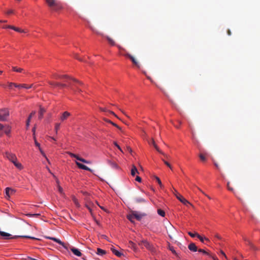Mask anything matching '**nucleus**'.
I'll use <instances>...</instances> for the list:
<instances>
[{
    "instance_id": "f257e3e1",
    "label": "nucleus",
    "mask_w": 260,
    "mask_h": 260,
    "mask_svg": "<svg viewBox=\"0 0 260 260\" xmlns=\"http://www.w3.org/2000/svg\"><path fill=\"white\" fill-rule=\"evenodd\" d=\"M45 1L53 11H58L63 8L60 2L57 0H45Z\"/></svg>"
},
{
    "instance_id": "f03ea898",
    "label": "nucleus",
    "mask_w": 260,
    "mask_h": 260,
    "mask_svg": "<svg viewBox=\"0 0 260 260\" xmlns=\"http://www.w3.org/2000/svg\"><path fill=\"white\" fill-rule=\"evenodd\" d=\"M82 196H84V200L87 202L85 203V207L89 210V212L91 213L92 210L93 204L90 203L91 196L87 192H83L82 191Z\"/></svg>"
},
{
    "instance_id": "7ed1b4c3",
    "label": "nucleus",
    "mask_w": 260,
    "mask_h": 260,
    "mask_svg": "<svg viewBox=\"0 0 260 260\" xmlns=\"http://www.w3.org/2000/svg\"><path fill=\"white\" fill-rule=\"evenodd\" d=\"M53 77L56 79H63L64 78L66 79L65 82L67 83L69 86H72V82L77 83L78 82L74 79H72L67 75H53Z\"/></svg>"
},
{
    "instance_id": "20e7f679",
    "label": "nucleus",
    "mask_w": 260,
    "mask_h": 260,
    "mask_svg": "<svg viewBox=\"0 0 260 260\" xmlns=\"http://www.w3.org/2000/svg\"><path fill=\"white\" fill-rule=\"evenodd\" d=\"M9 115V112L7 109L0 110V121L7 120V117Z\"/></svg>"
},
{
    "instance_id": "39448f33",
    "label": "nucleus",
    "mask_w": 260,
    "mask_h": 260,
    "mask_svg": "<svg viewBox=\"0 0 260 260\" xmlns=\"http://www.w3.org/2000/svg\"><path fill=\"white\" fill-rule=\"evenodd\" d=\"M139 245H144L147 249L151 251H153L154 248L152 245H151L148 241L145 240H142L139 243Z\"/></svg>"
},
{
    "instance_id": "423d86ee",
    "label": "nucleus",
    "mask_w": 260,
    "mask_h": 260,
    "mask_svg": "<svg viewBox=\"0 0 260 260\" xmlns=\"http://www.w3.org/2000/svg\"><path fill=\"white\" fill-rule=\"evenodd\" d=\"M175 192L176 193H174L175 196L181 203H182L184 205L190 204L188 201H187L181 195L178 193L176 190H175Z\"/></svg>"
},
{
    "instance_id": "0eeeda50",
    "label": "nucleus",
    "mask_w": 260,
    "mask_h": 260,
    "mask_svg": "<svg viewBox=\"0 0 260 260\" xmlns=\"http://www.w3.org/2000/svg\"><path fill=\"white\" fill-rule=\"evenodd\" d=\"M0 235H1V236H3V237H5L6 239L16 238L19 237V236H15L14 237H10L11 235L10 234L4 232H2V231H0ZM20 237L28 238H30V239H35L34 237H28V236H20Z\"/></svg>"
},
{
    "instance_id": "6e6552de",
    "label": "nucleus",
    "mask_w": 260,
    "mask_h": 260,
    "mask_svg": "<svg viewBox=\"0 0 260 260\" xmlns=\"http://www.w3.org/2000/svg\"><path fill=\"white\" fill-rule=\"evenodd\" d=\"M45 238L47 239H48L52 240L58 243L60 245H62L64 248H66L67 249H68L67 246L65 245V244L64 243H63L62 242H61L59 239H57L54 237H45Z\"/></svg>"
},
{
    "instance_id": "1a4fd4ad",
    "label": "nucleus",
    "mask_w": 260,
    "mask_h": 260,
    "mask_svg": "<svg viewBox=\"0 0 260 260\" xmlns=\"http://www.w3.org/2000/svg\"><path fill=\"white\" fill-rule=\"evenodd\" d=\"M125 56L128 57L136 66H137L138 68H140V64L138 61L135 59V58L133 56H132L129 53H126L125 54Z\"/></svg>"
},
{
    "instance_id": "9d476101",
    "label": "nucleus",
    "mask_w": 260,
    "mask_h": 260,
    "mask_svg": "<svg viewBox=\"0 0 260 260\" xmlns=\"http://www.w3.org/2000/svg\"><path fill=\"white\" fill-rule=\"evenodd\" d=\"M149 145H152L155 149L160 153L164 154V153L159 149L158 147L155 144L153 139H151L150 140L148 141Z\"/></svg>"
},
{
    "instance_id": "9b49d317",
    "label": "nucleus",
    "mask_w": 260,
    "mask_h": 260,
    "mask_svg": "<svg viewBox=\"0 0 260 260\" xmlns=\"http://www.w3.org/2000/svg\"><path fill=\"white\" fill-rule=\"evenodd\" d=\"M6 156L12 162L15 161V160H17V158L15 155L11 153L6 152Z\"/></svg>"
},
{
    "instance_id": "f8f14e48",
    "label": "nucleus",
    "mask_w": 260,
    "mask_h": 260,
    "mask_svg": "<svg viewBox=\"0 0 260 260\" xmlns=\"http://www.w3.org/2000/svg\"><path fill=\"white\" fill-rule=\"evenodd\" d=\"M15 190L11 188L7 187L6 188V198H9L10 196L15 192Z\"/></svg>"
},
{
    "instance_id": "ddd939ff",
    "label": "nucleus",
    "mask_w": 260,
    "mask_h": 260,
    "mask_svg": "<svg viewBox=\"0 0 260 260\" xmlns=\"http://www.w3.org/2000/svg\"><path fill=\"white\" fill-rule=\"evenodd\" d=\"M3 28H11V29H13L17 32H24V31L23 30H22L20 28H18V27H16L14 26H12V25H7V26H5L3 27Z\"/></svg>"
},
{
    "instance_id": "4468645a",
    "label": "nucleus",
    "mask_w": 260,
    "mask_h": 260,
    "mask_svg": "<svg viewBox=\"0 0 260 260\" xmlns=\"http://www.w3.org/2000/svg\"><path fill=\"white\" fill-rule=\"evenodd\" d=\"M32 86V84H31L30 85H28L25 84H18L16 83V85H15V87L18 88L19 89H20L21 88H26V89H29V88H31Z\"/></svg>"
},
{
    "instance_id": "2eb2a0df",
    "label": "nucleus",
    "mask_w": 260,
    "mask_h": 260,
    "mask_svg": "<svg viewBox=\"0 0 260 260\" xmlns=\"http://www.w3.org/2000/svg\"><path fill=\"white\" fill-rule=\"evenodd\" d=\"M188 247L190 251L193 252H196L198 250V247L193 243H191L190 244H189Z\"/></svg>"
},
{
    "instance_id": "dca6fc26",
    "label": "nucleus",
    "mask_w": 260,
    "mask_h": 260,
    "mask_svg": "<svg viewBox=\"0 0 260 260\" xmlns=\"http://www.w3.org/2000/svg\"><path fill=\"white\" fill-rule=\"evenodd\" d=\"M71 250L75 255H77L78 256H80L81 255V252H80V251L74 247H71Z\"/></svg>"
},
{
    "instance_id": "f3484780",
    "label": "nucleus",
    "mask_w": 260,
    "mask_h": 260,
    "mask_svg": "<svg viewBox=\"0 0 260 260\" xmlns=\"http://www.w3.org/2000/svg\"><path fill=\"white\" fill-rule=\"evenodd\" d=\"M70 115V113L67 111L63 112L60 117L61 121H63L66 120Z\"/></svg>"
},
{
    "instance_id": "a211bd4d",
    "label": "nucleus",
    "mask_w": 260,
    "mask_h": 260,
    "mask_svg": "<svg viewBox=\"0 0 260 260\" xmlns=\"http://www.w3.org/2000/svg\"><path fill=\"white\" fill-rule=\"evenodd\" d=\"M36 114V112L35 111H32L30 114L29 115V116H28L27 120H26V127L27 128H28L29 126V123H30V120H31V117L34 116Z\"/></svg>"
},
{
    "instance_id": "6ab92c4d",
    "label": "nucleus",
    "mask_w": 260,
    "mask_h": 260,
    "mask_svg": "<svg viewBox=\"0 0 260 260\" xmlns=\"http://www.w3.org/2000/svg\"><path fill=\"white\" fill-rule=\"evenodd\" d=\"M45 109L42 107H40V111L39 112V118L41 119L43 118L44 114L45 113Z\"/></svg>"
},
{
    "instance_id": "aec40b11",
    "label": "nucleus",
    "mask_w": 260,
    "mask_h": 260,
    "mask_svg": "<svg viewBox=\"0 0 260 260\" xmlns=\"http://www.w3.org/2000/svg\"><path fill=\"white\" fill-rule=\"evenodd\" d=\"M168 249L176 256L179 257L178 253L176 251L174 247L171 246L170 244L168 245Z\"/></svg>"
},
{
    "instance_id": "412c9836",
    "label": "nucleus",
    "mask_w": 260,
    "mask_h": 260,
    "mask_svg": "<svg viewBox=\"0 0 260 260\" xmlns=\"http://www.w3.org/2000/svg\"><path fill=\"white\" fill-rule=\"evenodd\" d=\"M135 201L137 203H145L146 200L141 197H137L135 199Z\"/></svg>"
},
{
    "instance_id": "4be33fe9",
    "label": "nucleus",
    "mask_w": 260,
    "mask_h": 260,
    "mask_svg": "<svg viewBox=\"0 0 260 260\" xmlns=\"http://www.w3.org/2000/svg\"><path fill=\"white\" fill-rule=\"evenodd\" d=\"M105 38L107 39V41H108V43L112 46L115 45V41L110 37L107 36H105Z\"/></svg>"
},
{
    "instance_id": "5701e85b",
    "label": "nucleus",
    "mask_w": 260,
    "mask_h": 260,
    "mask_svg": "<svg viewBox=\"0 0 260 260\" xmlns=\"http://www.w3.org/2000/svg\"><path fill=\"white\" fill-rule=\"evenodd\" d=\"M131 175L133 176H135V175L137 174V173H139L138 170H137V168L135 166H133V168L131 170Z\"/></svg>"
},
{
    "instance_id": "b1692460",
    "label": "nucleus",
    "mask_w": 260,
    "mask_h": 260,
    "mask_svg": "<svg viewBox=\"0 0 260 260\" xmlns=\"http://www.w3.org/2000/svg\"><path fill=\"white\" fill-rule=\"evenodd\" d=\"M133 214L134 215V218L137 219L138 220H140L142 217V215L141 214H139L136 212H133Z\"/></svg>"
},
{
    "instance_id": "393cba45",
    "label": "nucleus",
    "mask_w": 260,
    "mask_h": 260,
    "mask_svg": "<svg viewBox=\"0 0 260 260\" xmlns=\"http://www.w3.org/2000/svg\"><path fill=\"white\" fill-rule=\"evenodd\" d=\"M106 253V251L101 248H98L96 253L100 255H103Z\"/></svg>"
},
{
    "instance_id": "a878e982",
    "label": "nucleus",
    "mask_w": 260,
    "mask_h": 260,
    "mask_svg": "<svg viewBox=\"0 0 260 260\" xmlns=\"http://www.w3.org/2000/svg\"><path fill=\"white\" fill-rule=\"evenodd\" d=\"M17 160H15V161H13L12 162L14 164V165L18 169H22V165L20 163L17 162Z\"/></svg>"
},
{
    "instance_id": "bb28decb",
    "label": "nucleus",
    "mask_w": 260,
    "mask_h": 260,
    "mask_svg": "<svg viewBox=\"0 0 260 260\" xmlns=\"http://www.w3.org/2000/svg\"><path fill=\"white\" fill-rule=\"evenodd\" d=\"M69 154L71 157H75L77 159V160L81 161V158L78 155H77L76 154H75L71 152H69Z\"/></svg>"
},
{
    "instance_id": "cd10ccee",
    "label": "nucleus",
    "mask_w": 260,
    "mask_h": 260,
    "mask_svg": "<svg viewBox=\"0 0 260 260\" xmlns=\"http://www.w3.org/2000/svg\"><path fill=\"white\" fill-rule=\"evenodd\" d=\"M82 170H85L86 171H88L91 173H93V170L90 169L89 167L85 166V165L82 164Z\"/></svg>"
},
{
    "instance_id": "c85d7f7f",
    "label": "nucleus",
    "mask_w": 260,
    "mask_h": 260,
    "mask_svg": "<svg viewBox=\"0 0 260 260\" xmlns=\"http://www.w3.org/2000/svg\"><path fill=\"white\" fill-rule=\"evenodd\" d=\"M127 218L132 223L134 222V221L133 220V219L134 218V215H133V213L131 214L127 215Z\"/></svg>"
},
{
    "instance_id": "c756f323",
    "label": "nucleus",
    "mask_w": 260,
    "mask_h": 260,
    "mask_svg": "<svg viewBox=\"0 0 260 260\" xmlns=\"http://www.w3.org/2000/svg\"><path fill=\"white\" fill-rule=\"evenodd\" d=\"M12 70H13V71H14L15 72H19V73L22 72L23 71V69H22V68H17L16 67H12Z\"/></svg>"
},
{
    "instance_id": "7c9ffc66",
    "label": "nucleus",
    "mask_w": 260,
    "mask_h": 260,
    "mask_svg": "<svg viewBox=\"0 0 260 260\" xmlns=\"http://www.w3.org/2000/svg\"><path fill=\"white\" fill-rule=\"evenodd\" d=\"M197 237L200 239V240L203 243L204 242V240H205L207 241H209V239L208 238H203L202 236H201L199 234H197Z\"/></svg>"
},
{
    "instance_id": "2f4dec72",
    "label": "nucleus",
    "mask_w": 260,
    "mask_h": 260,
    "mask_svg": "<svg viewBox=\"0 0 260 260\" xmlns=\"http://www.w3.org/2000/svg\"><path fill=\"white\" fill-rule=\"evenodd\" d=\"M157 213L162 217H164L165 216V211L160 209L157 210Z\"/></svg>"
},
{
    "instance_id": "473e14b6",
    "label": "nucleus",
    "mask_w": 260,
    "mask_h": 260,
    "mask_svg": "<svg viewBox=\"0 0 260 260\" xmlns=\"http://www.w3.org/2000/svg\"><path fill=\"white\" fill-rule=\"evenodd\" d=\"M27 215L29 217H39L41 216V214L40 213L36 214H27Z\"/></svg>"
},
{
    "instance_id": "72a5a7b5",
    "label": "nucleus",
    "mask_w": 260,
    "mask_h": 260,
    "mask_svg": "<svg viewBox=\"0 0 260 260\" xmlns=\"http://www.w3.org/2000/svg\"><path fill=\"white\" fill-rule=\"evenodd\" d=\"M49 84L53 87H57L58 86L59 83L58 82H48Z\"/></svg>"
},
{
    "instance_id": "f704fd0d",
    "label": "nucleus",
    "mask_w": 260,
    "mask_h": 260,
    "mask_svg": "<svg viewBox=\"0 0 260 260\" xmlns=\"http://www.w3.org/2000/svg\"><path fill=\"white\" fill-rule=\"evenodd\" d=\"M154 177H155V179H156V181L158 182V184L159 185L160 187L161 188H162L163 185L162 184V183H161L160 179L157 176H155Z\"/></svg>"
},
{
    "instance_id": "c9c22d12",
    "label": "nucleus",
    "mask_w": 260,
    "mask_h": 260,
    "mask_svg": "<svg viewBox=\"0 0 260 260\" xmlns=\"http://www.w3.org/2000/svg\"><path fill=\"white\" fill-rule=\"evenodd\" d=\"M113 253H114L118 257H121L122 255H123V254L121 252L118 251L117 250L114 251Z\"/></svg>"
},
{
    "instance_id": "e433bc0d",
    "label": "nucleus",
    "mask_w": 260,
    "mask_h": 260,
    "mask_svg": "<svg viewBox=\"0 0 260 260\" xmlns=\"http://www.w3.org/2000/svg\"><path fill=\"white\" fill-rule=\"evenodd\" d=\"M199 157H200V158L201 159V160L202 161H206V158L205 156L203 154L200 153L199 154Z\"/></svg>"
},
{
    "instance_id": "4c0bfd02",
    "label": "nucleus",
    "mask_w": 260,
    "mask_h": 260,
    "mask_svg": "<svg viewBox=\"0 0 260 260\" xmlns=\"http://www.w3.org/2000/svg\"><path fill=\"white\" fill-rule=\"evenodd\" d=\"M16 83L13 82H8V87L10 89H12L13 86L15 87Z\"/></svg>"
},
{
    "instance_id": "58836bf2",
    "label": "nucleus",
    "mask_w": 260,
    "mask_h": 260,
    "mask_svg": "<svg viewBox=\"0 0 260 260\" xmlns=\"http://www.w3.org/2000/svg\"><path fill=\"white\" fill-rule=\"evenodd\" d=\"M198 251L200 252H202L204 254H207L208 255H209L210 256L209 253H208V252H207L206 251H205V250L203 249H199L198 250Z\"/></svg>"
},
{
    "instance_id": "ea45409f",
    "label": "nucleus",
    "mask_w": 260,
    "mask_h": 260,
    "mask_svg": "<svg viewBox=\"0 0 260 260\" xmlns=\"http://www.w3.org/2000/svg\"><path fill=\"white\" fill-rule=\"evenodd\" d=\"M111 124H112L113 126H115L116 127H117V128H118L119 130H120L121 133L124 134V132L122 130L121 128L119 127L118 125H117L116 123L112 121V123H111Z\"/></svg>"
},
{
    "instance_id": "a19ab883",
    "label": "nucleus",
    "mask_w": 260,
    "mask_h": 260,
    "mask_svg": "<svg viewBox=\"0 0 260 260\" xmlns=\"http://www.w3.org/2000/svg\"><path fill=\"white\" fill-rule=\"evenodd\" d=\"M72 199H73V201L74 202V203L76 204V205L78 207H79L80 204H79V202H78L77 199L75 197H73Z\"/></svg>"
},
{
    "instance_id": "79ce46f5",
    "label": "nucleus",
    "mask_w": 260,
    "mask_h": 260,
    "mask_svg": "<svg viewBox=\"0 0 260 260\" xmlns=\"http://www.w3.org/2000/svg\"><path fill=\"white\" fill-rule=\"evenodd\" d=\"M33 137H34V139L35 141V143L36 146L37 147H38V148H40V144L37 142L36 138V136H33Z\"/></svg>"
},
{
    "instance_id": "37998d69",
    "label": "nucleus",
    "mask_w": 260,
    "mask_h": 260,
    "mask_svg": "<svg viewBox=\"0 0 260 260\" xmlns=\"http://www.w3.org/2000/svg\"><path fill=\"white\" fill-rule=\"evenodd\" d=\"M60 123H56L55 126V130L56 134L57 133V131L59 129L60 127Z\"/></svg>"
},
{
    "instance_id": "c03bdc74",
    "label": "nucleus",
    "mask_w": 260,
    "mask_h": 260,
    "mask_svg": "<svg viewBox=\"0 0 260 260\" xmlns=\"http://www.w3.org/2000/svg\"><path fill=\"white\" fill-rule=\"evenodd\" d=\"M188 235H189L190 237H192V238H194V237H197V234H198L197 233H191V232H189L188 233Z\"/></svg>"
},
{
    "instance_id": "a18cd8bd",
    "label": "nucleus",
    "mask_w": 260,
    "mask_h": 260,
    "mask_svg": "<svg viewBox=\"0 0 260 260\" xmlns=\"http://www.w3.org/2000/svg\"><path fill=\"white\" fill-rule=\"evenodd\" d=\"M162 160L164 161V164L167 165L168 167H169L171 169H172V168L171 166V165L166 160H164V159H162Z\"/></svg>"
},
{
    "instance_id": "49530a36",
    "label": "nucleus",
    "mask_w": 260,
    "mask_h": 260,
    "mask_svg": "<svg viewBox=\"0 0 260 260\" xmlns=\"http://www.w3.org/2000/svg\"><path fill=\"white\" fill-rule=\"evenodd\" d=\"M39 150L40 151V152L41 153V154L47 159V160L48 161V162H49V160L47 158L45 153L43 152V151L42 150V149L40 147V148H39Z\"/></svg>"
},
{
    "instance_id": "de8ad7c7",
    "label": "nucleus",
    "mask_w": 260,
    "mask_h": 260,
    "mask_svg": "<svg viewBox=\"0 0 260 260\" xmlns=\"http://www.w3.org/2000/svg\"><path fill=\"white\" fill-rule=\"evenodd\" d=\"M57 188H58V191L61 193H63V188L59 185H58L57 186Z\"/></svg>"
},
{
    "instance_id": "09e8293b",
    "label": "nucleus",
    "mask_w": 260,
    "mask_h": 260,
    "mask_svg": "<svg viewBox=\"0 0 260 260\" xmlns=\"http://www.w3.org/2000/svg\"><path fill=\"white\" fill-rule=\"evenodd\" d=\"M6 129L5 130V133L8 134L10 132V127L9 125H6Z\"/></svg>"
},
{
    "instance_id": "8fccbe9b",
    "label": "nucleus",
    "mask_w": 260,
    "mask_h": 260,
    "mask_svg": "<svg viewBox=\"0 0 260 260\" xmlns=\"http://www.w3.org/2000/svg\"><path fill=\"white\" fill-rule=\"evenodd\" d=\"M227 187L229 190L234 192V189L233 188L231 187V186H230V182H228L227 183Z\"/></svg>"
},
{
    "instance_id": "3c124183",
    "label": "nucleus",
    "mask_w": 260,
    "mask_h": 260,
    "mask_svg": "<svg viewBox=\"0 0 260 260\" xmlns=\"http://www.w3.org/2000/svg\"><path fill=\"white\" fill-rule=\"evenodd\" d=\"M129 244L130 246H131L132 247H133L134 248V249H136L135 244L132 241H129Z\"/></svg>"
},
{
    "instance_id": "603ef678",
    "label": "nucleus",
    "mask_w": 260,
    "mask_h": 260,
    "mask_svg": "<svg viewBox=\"0 0 260 260\" xmlns=\"http://www.w3.org/2000/svg\"><path fill=\"white\" fill-rule=\"evenodd\" d=\"M68 85L67 84H61L59 83V84L58 85V87H60V88H63L67 87Z\"/></svg>"
},
{
    "instance_id": "864d4df0",
    "label": "nucleus",
    "mask_w": 260,
    "mask_h": 260,
    "mask_svg": "<svg viewBox=\"0 0 260 260\" xmlns=\"http://www.w3.org/2000/svg\"><path fill=\"white\" fill-rule=\"evenodd\" d=\"M82 163H86L88 164H91V162L90 161H87L85 159L82 158Z\"/></svg>"
},
{
    "instance_id": "5fc2aeb1",
    "label": "nucleus",
    "mask_w": 260,
    "mask_h": 260,
    "mask_svg": "<svg viewBox=\"0 0 260 260\" xmlns=\"http://www.w3.org/2000/svg\"><path fill=\"white\" fill-rule=\"evenodd\" d=\"M137 181L140 182L141 181V178L140 177L137 176L135 179Z\"/></svg>"
},
{
    "instance_id": "6e6d98bb",
    "label": "nucleus",
    "mask_w": 260,
    "mask_h": 260,
    "mask_svg": "<svg viewBox=\"0 0 260 260\" xmlns=\"http://www.w3.org/2000/svg\"><path fill=\"white\" fill-rule=\"evenodd\" d=\"M109 112L110 113H111V114H112L113 115H114L115 117H116V118H119V117L117 116V115L116 114H115L114 112H113V111H109Z\"/></svg>"
},
{
    "instance_id": "4d7b16f0",
    "label": "nucleus",
    "mask_w": 260,
    "mask_h": 260,
    "mask_svg": "<svg viewBox=\"0 0 260 260\" xmlns=\"http://www.w3.org/2000/svg\"><path fill=\"white\" fill-rule=\"evenodd\" d=\"M103 120H104L105 121H106V122H108V123H110V124H111V123H112V121H111L110 120H109V119H107V118H103Z\"/></svg>"
},
{
    "instance_id": "13d9d810",
    "label": "nucleus",
    "mask_w": 260,
    "mask_h": 260,
    "mask_svg": "<svg viewBox=\"0 0 260 260\" xmlns=\"http://www.w3.org/2000/svg\"><path fill=\"white\" fill-rule=\"evenodd\" d=\"M76 164L78 166L79 169H81V163H80L79 162H78L77 161H76Z\"/></svg>"
},
{
    "instance_id": "bf43d9fd",
    "label": "nucleus",
    "mask_w": 260,
    "mask_h": 260,
    "mask_svg": "<svg viewBox=\"0 0 260 260\" xmlns=\"http://www.w3.org/2000/svg\"><path fill=\"white\" fill-rule=\"evenodd\" d=\"M114 144L120 151H122V150H121L120 147L117 144V143L116 142H114Z\"/></svg>"
},
{
    "instance_id": "052dcab7",
    "label": "nucleus",
    "mask_w": 260,
    "mask_h": 260,
    "mask_svg": "<svg viewBox=\"0 0 260 260\" xmlns=\"http://www.w3.org/2000/svg\"><path fill=\"white\" fill-rule=\"evenodd\" d=\"M36 128V126H35L32 129V132L33 133V136H35Z\"/></svg>"
},
{
    "instance_id": "680f3d73",
    "label": "nucleus",
    "mask_w": 260,
    "mask_h": 260,
    "mask_svg": "<svg viewBox=\"0 0 260 260\" xmlns=\"http://www.w3.org/2000/svg\"><path fill=\"white\" fill-rule=\"evenodd\" d=\"M13 12H14L13 10H9L8 11H7L6 13H7V14H12V13H13Z\"/></svg>"
},
{
    "instance_id": "e2e57ef3",
    "label": "nucleus",
    "mask_w": 260,
    "mask_h": 260,
    "mask_svg": "<svg viewBox=\"0 0 260 260\" xmlns=\"http://www.w3.org/2000/svg\"><path fill=\"white\" fill-rule=\"evenodd\" d=\"M46 168H47V170L49 171V172L50 174H51L52 175H53V177H54V178H55V177H55V176L54 175H53V173L51 172V171H50V170L49 169V168L48 167H46Z\"/></svg>"
},
{
    "instance_id": "0e129e2a",
    "label": "nucleus",
    "mask_w": 260,
    "mask_h": 260,
    "mask_svg": "<svg viewBox=\"0 0 260 260\" xmlns=\"http://www.w3.org/2000/svg\"><path fill=\"white\" fill-rule=\"evenodd\" d=\"M5 127H6V125L5 126V125H4L3 124H1V123H0V130H2V129H3V128H4Z\"/></svg>"
},
{
    "instance_id": "69168bd1",
    "label": "nucleus",
    "mask_w": 260,
    "mask_h": 260,
    "mask_svg": "<svg viewBox=\"0 0 260 260\" xmlns=\"http://www.w3.org/2000/svg\"><path fill=\"white\" fill-rule=\"evenodd\" d=\"M220 252H221V254L222 255H223V256H224L226 258H227V257H226V255H225V253H224L223 251H220Z\"/></svg>"
},
{
    "instance_id": "338daca9",
    "label": "nucleus",
    "mask_w": 260,
    "mask_h": 260,
    "mask_svg": "<svg viewBox=\"0 0 260 260\" xmlns=\"http://www.w3.org/2000/svg\"><path fill=\"white\" fill-rule=\"evenodd\" d=\"M248 244L251 246V247L252 248H253V249H255V247H254V246H253V245L250 243V242L248 241Z\"/></svg>"
},
{
    "instance_id": "774afa93",
    "label": "nucleus",
    "mask_w": 260,
    "mask_h": 260,
    "mask_svg": "<svg viewBox=\"0 0 260 260\" xmlns=\"http://www.w3.org/2000/svg\"><path fill=\"white\" fill-rule=\"evenodd\" d=\"M100 110H101V111H103V112L108 111L106 109L102 108H100Z\"/></svg>"
}]
</instances>
